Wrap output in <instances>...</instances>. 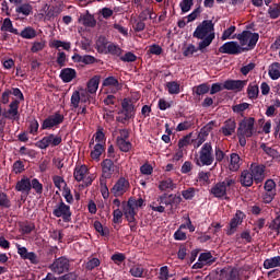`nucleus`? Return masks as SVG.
I'll return each instance as SVG.
<instances>
[{
    "label": "nucleus",
    "mask_w": 280,
    "mask_h": 280,
    "mask_svg": "<svg viewBox=\"0 0 280 280\" xmlns=\"http://www.w3.org/2000/svg\"><path fill=\"white\" fill-rule=\"evenodd\" d=\"M240 183L242 187H253V184L255 183V178L253 177V174L250 173V171L244 170L241 173Z\"/></svg>",
    "instance_id": "nucleus-19"
},
{
    "label": "nucleus",
    "mask_w": 280,
    "mask_h": 280,
    "mask_svg": "<svg viewBox=\"0 0 280 280\" xmlns=\"http://www.w3.org/2000/svg\"><path fill=\"white\" fill-rule=\"evenodd\" d=\"M210 89L211 86H209V83H201L192 88V93L196 97H200L202 95H207Z\"/></svg>",
    "instance_id": "nucleus-31"
},
{
    "label": "nucleus",
    "mask_w": 280,
    "mask_h": 280,
    "mask_svg": "<svg viewBox=\"0 0 280 280\" xmlns=\"http://www.w3.org/2000/svg\"><path fill=\"white\" fill-rule=\"evenodd\" d=\"M0 30L1 32H10V34H15V36L19 35V30L14 28V25L12 24V20H10V18H5L3 20Z\"/></svg>",
    "instance_id": "nucleus-35"
},
{
    "label": "nucleus",
    "mask_w": 280,
    "mask_h": 280,
    "mask_svg": "<svg viewBox=\"0 0 280 280\" xmlns=\"http://www.w3.org/2000/svg\"><path fill=\"white\" fill-rule=\"evenodd\" d=\"M121 110L118 112V115H125L124 117H116V121L119 124H125L126 121H130V119H135V106L128 98H124L121 102Z\"/></svg>",
    "instance_id": "nucleus-5"
},
{
    "label": "nucleus",
    "mask_w": 280,
    "mask_h": 280,
    "mask_svg": "<svg viewBox=\"0 0 280 280\" xmlns=\"http://www.w3.org/2000/svg\"><path fill=\"white\" fill-rule=\"evenodd\" d=\"M82 25L85 27H95L97 25V20H95V16L91 14L89 11H86V14H83L81 16Z\"/></svg>",
    "instance_id": "nucleus-30"
},
{
    "label": "nucleus",
    "mask_w": 280,
    "mask_h": 280,
    "mask_svg": "<svg viewBox=\"0 0 280 280\" xmlns=\"http://www.w3.org/2000/svg\"><path fill=\"white\" fill-rule=\"evenodd\" d=\"M109 44L108 38L105 36H100L96 40V49L98 54H106Z\"/></svg>",
    "instance_id": "nucleus-33"
},
{
    "label": "nucleus",
    "mask_w": 280,
    "mask_h": 280,
    "mask_svg": "<svg viewBox=\"0 0 280 280\" xmlns=\"http://www.w3.org/2000/svg\"><path fill=\"white\" fill-rule=\"evenodd\" d=\"M77 75L75 69L73 68H65L60 71L59 78L62 82H71Z\"/></svg>",
    "instance_id": "nucleus-26"
},
{
    "label": "nucleus",
    "mask_w": 280,
    "mask_h": 280,
    "mask_svg": "<svg viewBox=\"0 0 280 280\" xmlns=\"http://www.w3.org/2000/svg\"><path fill=\"white\" fill-rule=\"evenodd\" d=\"M250 31H243L242 33H240L236 38L237 40H240V45L241 47H244L246 45H248V40L250 38Z\"/></svg>",
    "instance_id": "nucleus-51"
},
{
    "label": "nucleus",
    "mask_w": 280,
    "mask_h": 280,
    "mask_svg": "<svg viewBox=\"0 0 280 280\" xmlns=\"http://www.w3.org/2000/svg\"><path fill=\"white\" fill-rule=\"evenodd\" d=\"M199 261L203 264H213V261H215V258H213V255H211V253H201L199 255Z\"/></svg>",
    "instance_id": "nucleus-61"
},
{
    "label": "nucleus",
    "mask_w": 280,
    "mask_h": 280,
    "mask_svg": "<svg viewBox=\"0 0 280 280\" xmlns=\"http://www.w3.org/2000/svg\"><path fill=\"white\" fill-rule=\"evenodd\" d=\"M62 196L68 205H73V195L71 194V188H69L67 184L63 186Z\"/></svg>",
    "instance_id": "nucleus-54"
},
{
    "label": "nucleus",
    "mask_w": 280,
    "mask_h": 280,
    "mask_svg": "<svg viewBox=\"0 0 280 280\" xmlns=\"http://www.w3.org/2000/svg\"><path fill=\"white\" fill-rule=\"evenodd\" d=\"M110 259H112V261H114V264L119 266V265L124 264V261H126V254L116 253V254L112 255Z\"/></svg>",
    "instance_id": "nucleus-62"
},
{
    "label": "nucleus",
    "mask_w": 280,
    "mask_h": 280,
    "mask_svg": "<svg viewBox=\"0 0 280 280\" xmlns=\"http://www.w3.org/2000/svg\"><path fill=\"white\" fill-rule=\"evenodd\" d=\"M102 86H112V93H117L118 91H121V83H119V80L115 77H107L104 79Z\"/></svg>",
    "instance_id": "nucleus-22"
},
{
    "label": "nucleus",
    "mask_w": 280,
    "mask_h": 280,
    "mask_svg": "<svg viewBox=\"0 0 280 280\" xmlns=\"http://www.w3.org/2000/svg\"><path fill=\"white\" fill-rule=\"evenodd\" d=\"M253 135H255V119L253 117H245L238 124L237 137L250 139Z\"/></svg>",
    "instance_id": "nucleus-4"
},
{
    "label": "nucleus",
    "mask_w": 280,
    "mask_h": 280,
    "mask_svg": "<svg viewBox=\"0 0 280 280\" xmlns=\"http://www.w3.org/2000/svg\"><path fill=\"white\" fill-rule=\"evenodd\" d=\"M142 207H145V200L143 198L136 199L135 197H130L125 208L137 211V209H141Z\"/></svg>",
    "instance_id": "nucleus-25"
},
{
    "label": "nucleus",
    "mask_w": 280,
    "mask_h": 280,
    "mask_svg": "<svg viewBox=\"0 0 280 280\" xmlns=\"http://www.w3.org/2000/svg\"><path fill=\"white\" fill-rule=\"evenodd\" d=\"M182 196L184 200H194V198H196V188L189 187L188 189L183 190Z\"/></svg>",
    "instance_id": "nucleus-57"
},
{
    "label": "nucleus",
    "mask_w": 280,
    "mask_h": 280,
    "mask_svg": "<svg viewBox=\"0 0 280 280\" xmlns=\"http://www.w3.org/2000/svg\"><path fill=\"white\" fill-rule=\"evenodd\" d=\"M264 268L265 270H270L271 268H280V256L265 259Z\"/></svg>",
    "instance_id": "nucleus-34"
},
{
    "label": "nucleus",
    "mask_w": 280,
    "mask_h": 280,
    "mask_svg": "<svg viewBox=\"0 0 280 280\" xmlns=\"http://www.w3.org/2000/svg\"><path fill=\"white\" fill-rule=\"evenodd\" d=\"M245 219L246 214L242 210H237L228 225L226 235H235L237 232V226L242 225Z\"/></svg>",
    "instance_id": "nucleus-11"
},
{
    "label": "nucleus",
    "mask_w": 280,
    "mask_h": 280,
    "mask_svg": "<svg viewBox=\"0 0 280 280\" xmlns=\"http://www.w3.org/2000/svg\"><path fill=\"white\" fill-rule=\"evenodd\" d=\"M36 229V225L32 222H24L21 224V231L24 235H30L32 231Z\"/></svg>",
    "instance_id": "nucleus-58"
},
{
    "label": "nucleus",
    "mask_w": 280,
    "mask_h": 280,
    "mask_svg": "<svg viewBox=\"0 0 280 280\" xmlns=\"http://www.w3.org/2000/svg\"><path fill=\"white\" fill-rule=\"evenodd\" d=\"M72 59L74 60V62H82L83 65H93L95 63V57L91 56V55H84V56H73Z\"/></svg>",
    "instance_id": "nucleus-38"
},
{
    "label": "nucleus",
    "mask_w": 280,
    "mask_h": 280,
    "mask_svg": "<svg viewBox=\"0 0 280 280\" xmlns=\"http://www.w3.org/2000/svg\"><path fill=\"white\" fill-rule=\"evenodd\" d=\"M116 143L120 150V152H130L132 150V142L126 141L124 139H116Z\"/></svg>",
    "instance_id": "nucleus-46"
},
{
    "label": "nucleus",
    "mask_w": 280,
    "mask_h": 280,
    "mask_svg": "<svg viewBox=\"0 0 280 280\" xmlns=\"http://www.w3.org/2000/svg\"><path fill=\"white\" fill-rule=\"evenodd\" d=\"M159 189L160 191H174L176 184H174L172 178H166L160 182Z\"/></svg>",
    "instance_id": "nucleus-29"
},
{
    "label": "nucleus",
    "mask_w": 280,
    "mask_h": 280,
    "mask_svg": "<svg viewBox=\"0 0 280 280\" xmlns=\"http://www.w3.org/2000/svg\"><path fill=\"white\" fill-rule=\"evenodd\" d=\"M106 151V148L102 143H96L94 149L91 151L90 156L93 161H100L102 154Z\"/></svg>",
    "instance_id": "nucleus-28"
},
{
    "label": "nucleus",
    "mask_w": 280,
    "mask_h": 280,
    "mask_svg": "<svg viewBox=\"0 0 280 280\" xmlns=\"http://www.w3.org/2000/svg\"><path fill=\"white\" fill-rule=\"evenodd\" d=\"M101 167H102V177L103 178H113V175L115 174V162H113V160L110 159H105L102 163H101Z\"/></svg>",
    "instance_id": "nucleus-15"
},
{
    "label": "nucleus",
    "mask_w": 280,
    "mask_h": 280,
    "mask_svg": "<svg viewBox=\"0 0 280 280\" xmlns=\"http://www.w3.org/2000/svg\"><path fill=\"white\" fill-rule=\"evenodd\" d=\"M2 117L3 119H10L11 121H19V119H21V114H19V112L8 109L2 113Z\"/></svg>",
    "instance_id": "nucleus-48"
},
{
    "label": "nucleus",
    "mask_w": 280,
    "mask_h": 280,
    "mask_svg": "<svg viewBox=\"0 0 280 280\" xmlns=\"http://www.w3.org/2000/svg\"><path fill=\"white\" fill-rule=\"evenodd\" d=\"M235 128H237V122L233 119H228L221 128V132L224 137H231L235 132Z\"/></svg>",
    "instance_id": "nucleus-23"
},
{
    "label": "nucleus",
    "mask_w": 280,
    "mask_h": 280,
    "mask_svg": "<svg viewBox=\"0 0 280 280\" xmlns=\"http://www.w3.org/2000/svg\"><path fill=\"white\" fill-rule=\"evenodd\" d=\"M214 161L213 147L211 145V142H206L199 151V156L195 158V163L197 167H209V165H213Z\"/></svg>",
    "instance_id": "nucleus-3"
},
{
    "label": "nucleus",
    "mask_w": 280,
    "mask_h": 280,
    "mask_svg": "<svg viewBox=\"0 0 280 280\" xmlns=\"http://www.w3.org/2000/svg\"><path fill=\"white\" fill-rule=\"evenodd\" d=\"M268 14H269L270 19H279L280 4H275L273 7H269Z\"/></svg>",
    "instance_id": "nucleus-63"
},
{
    "label": "nucleus",
    "mask_w": 280,
    "mask_h": 280,
    "mask_svg": "<svg viewBox=\"0 0 280 280\" xmlns=\"http://www.w3.org/2000/svg\"><path fill=\"white\" fill-rule=\"evenodd\" d=\"M180 229H187V225L182 224L179 229L174 233V240L177 242H185L187 240V233L183 232Z\"/></svg>",
    "instance_id": "nucleus-53"
},
{
    "label": "nucleus",
    "mask_w": 280,
    "mask_h": 280,
    "mask_svg": "<svg viewBox=\"0 0 280 280\" xmlns=\"http://www.w3.org/2000/svg\"><path fill=\"white\" fill-rule=\"evenodd\" d=\"M50 47L58 49V51H60V47H62L65 51H69L71 49V43L62 42L60 39H54L50 44Z\"/></svg>",
    "instance_id": "nucleus-39"
},
{
    "label": "nucleus",
    "mask_w": 280,
    "mask_h": 280,
    "mask_svg": "<svg viewBox=\"0 0 280 280\" xmlns=\"http://www.w3.org/2000/svg\"><path fill=\"white\" fill-rule=\"evenodd\" d=\"M44 12L46 21H51V19H56V16H58V13L56 12V7H51L49 4H45Z\"/></svg>",
    "instance_id": "nucleus-47"
},
{
    "label": "nucleus",
    "mask_w": 280,
    "mask_h": 280,
    "mask_svg": "<svg viewBox=\"0 0 280 280\" xmlns=\"http://www.w3.org/2000/svg\"><path fill=\"white\" fill-rule=\"evenodd\" d=\"M128 189H130V182L126 179V177H119L112 188V194H114L115 198H119L124 196Z\"/></svg>",
    "instance_id": "nucleus-13"
},
{
    "label": "nucleus",
    "mask_w": 280,
    "mask_h": 280,
    "mask_svg": "<svg viewBox=\"0 0 280 280\" xmlns=\"http://www.w3.org/2000/svg\"><path fill=\"white\" fill-rule=\"evenodd\" d=\"M19 153L21 156H30V159H36L38 154L34 149H27L26 147H21Z\"/></svg>",
    "instance_id": "nucleus-52"
},
{
    "label": "nucleus",
    "mask_w": 280,
    "mask_h": 280,
    "mask_svg": "<svg viewBox=\"0 0 280 280\" xmlns=\"http://www.w3.org/2000/svg\"><path fill=\"white\" fill-rule=\"evenodd\" d=\"M124 215L127 220V222H129V229L131 231V233H135L137 231V210L133 209H129V208H124Z\"/></svg>",
    "instance_id": "nucleus-17"
},
{
    "label": "nucleus",
    "mask_w": 280,
    "mask_h": 280,
    "mask_svg": "<svg viewBox=\"0 0 280 280\" xmlns=\"http://www.w3.org/2000/svg\"><path fill=\"white\" fill-rule=\"evenodd\" d=\"M106 54H110V56H121V54H124V50L121 49V47H119V45L109 43L107 46V50Z\"/></svg>",
    "instance_id": "nucleus-45"
},
{
    "label": "nucleus",
    "mask_w": 280,
    "mask_h": 280,
    "mask_svg": "<svg viewBox=\"0 0 280 280\" xmlns=\"http://www.w3.org/2000/svg\"><path fill=\"white\" fill-rule=\"evenodd\" d=\"M102 261L98 258H91L89 261L85 262V270L89 272L95 270V268H100Z\"/></svg>",
    "instance_id": "nucleus-50"
},
{
    "label": "nucleus",
    "mask_w": 280,
    "mask_h": 280,
    "mask_svg": "<svg viewBox=\"0 0 280 280\" xmlns=\"http://www.w3.org/2000/svg\"><path fill=\"white\" fill-rule=\"evenodd\" d=\"M129 272H130L131 277H136L138 279H143V277H145L143 275V272H145V269L139 265L131 267Z\"/></svg>",
    "instance_id": "nucleus-49"
},
{
    "label": "nucleus",
    "mask_w": 280,
    "mask_h": 280,
    "mask_svg": "<svg viewBox=\"0 0 280 280\" xmlns=\"http://www.w3.org/2000/svg\"><path fill=\"white\" fill-rule=\"evenodd\" d=\"M60 143H62V137L50 133L42 138L39 141H37L35 145L36 148H39V150H47L49 145L56 148L60 145Z\"/></svg>",
    "instance_id": "nucleus-7"
},
{
    "label": "nucleus",
    "mask_w": 280,
    "mask_h": 280,
    "mask_svg": "<svg viewBox=\"0 0 280 280\" xmlns=\"http://www.w3.org/2000/svg\"><path fill=\"white\" fill-rule=\"evenodd\" d=\"M166 89L170 95H178V93H180V83L176 81H170L166 83Z\"/></svg>",
    "instance_id": "nucleus-42"
},
{
    "label": "nucleus",
    "mask_w": 280,
    "mask_h": 280,
    "mask_svg": "<svg viewBox=\"0 0 280 280\" xmlns=\"http://www.w3.org/2000/svg\"><path fill=\"white\" fill-rule=\"evenodd\" d=\"M249 172L256 185L264 183V178H266V175L264 174L266 172V166L253 163L250 165Z\"/></svg>",
    "instance_id": "nucleus-14"
},
{
    "label": "nucleus",
    "mask_w": 280,
    "mask_h": 280,
    "mask_svg": "<svg viewBox=\"0 0 280 280\" xmlns=\"http://www.w3.org/2000/svg\"><path fill=\"white\" fill-rule=\"evenodd\" d=\"M62 121H65V115L60 114V112H56L43 120L40 130H51V128H58Z\"/></svg>",
    "instance_id": "nucleus-6"
},
{
    "label": "nucleus",
    "mask_w": 280,
    "mask_h": 280,
    "mask_svg": "<svg viewBox=\"0 0 280 280\" xmlns=\"http://www.w3.org/2000/svg\"><path fill=\"white\" fill-rule=\"evenodd\" d=\"M213 124V121H210L206 127H203L197 138V142L194 144L195 149L200 148V145H202V143H205V141H207L206 137H209V131L211 130V125Z\"/></svg>",
    "instance_id": "nucleus-20"
},
{
    "label": "nucleus",
    "mask_w": 280,
    "mask_h": 280,
    "mask_svg": "<svg viewBox=\"0 0 280 280\" xmlns=\"http://www.w3.org/2000/svg\"><path fill=\"white\" fill-rule=\"evenodd\" d=\"M18 36H21V38H25L26 40H32L33 38H36L37 33L34 27L26 26L21 31V33H19Z\"/></svg>",
    "instance_id": "nucleus-32"
},
{
    "label": "nucleus",
    "mask_w": 280,
    "mask_h": 280,
    "mask_svg": "<svg viewBox=\"0 0 280 280\" xmlns=\"http://www.w3.org/2000/svg\"><path fill=\"white\" fill-rule=\"evenodd\" d=\"M240 167H242V158H240L237 153H231L229 164L230 172H237Z\"/></svg>",
    "instance_id": "nucleus-24"
},
{
    "label": "nucleus",
    "mask_w": 280,
    "mask_h": 280,
    "mask_svg": "<svg viewBox=\"0 0 280 280\" xmlns=\"http://www.w3.org/2000/svg\"><path fill=\"white\" fill-rule=\"evenodd\" d=\"M236 180L231 177H225L223 182H218L211 189L210 194L214 198L220 200H229V191L233 189L236 185Z\"/></svg>",
    "instance_id": "nucleus-2"
},
{
    "label": "nucleus",
    "mask_w": 280,
    "mask_h": 280,
    "mask_svg": "<svg viewBox=\"0 0 280 280\" xmlns=\"http://www.w3.org/2000/svg\"><path fill=\"white\" fill-rule=\"evenodd\" d=\"M264 189L267 192L275 194L277 192V183H275L273 179H267L265 182Z\"/></svg>",
    "instance_id": "nucleus-59"
},
{
    "label": "nucleus",
    "mask_w": 280,
    "mask_h": 280,
    "mask_svg": "<svg viewBox=\"0 0 280 280\" xmlns=\"http://www.w3.org/2000/svg\"><path fill=\"white\" fill-rule=\"evenodd\" d=\"M246 84H248V81L246 80H226L223 83V89H225V91H243L244 86H246Z\"/></svg>",
    "instance_id": "nucleus-16"
},
{
    "label": "nucleus",
    "mask_w": 280,
    "mask_h": 280,
    "mask_svg": "<svg viewBox=\"0 0 280 280\" xmlns=\"http://www.w3.org/2000/svg\"><path fill=\"white\" fill-rule=\"evenodd\" d=\"M246 48L242 47L237 42H226L220 48V54H228L229 56H240L244 54Z\"/></svg>",
    "instance_id": "nucleus-9"
},
{
    "label": "nucleus",
    "mask_w": 280,
    "mask_h": 280,
    "mask_svg": "<svg viewBox=\"0 0 280 280\" xmlns=\"http://www.w3.org/2000/svg\"><path fill=\"white\" fill-rule=\"evenodd\" d=\"M269 78H271V80H279V78H280V63L279 62H273L269 67Z\"/></svg>",
    "instance_id": "nucleus-43"
},
{
    "label": "nucleus",
    "mask_w": 280,
    "mask_h": 280,
    "mask_svg": "<svg viewBox=\"0 0 280 280\" xmlns=\"http://www.w3.org/2000/svg\"><path fill=\"white\" fill-rule=\"evenodd\" d=\"M86 172H89V168H86V165H81L79 167L74 168V180H77L78 183H82V180H84V176H86Z\"/></svg>",
    "instance_id": "nucleus-36"
},
{
    "label": "nucleus",
    "mask_w": 280,
    "mask_h": 280,
    "mask_svg": "<svg viewBox=\"0 0 280 280\" xmlns=\"http://www.w3.org/2000/svg\"><path fill=\"white\" fill-rule=\"evenodd\" d=\"M52 215L55 218H62L65 222L71 221V206L65 203L62 199H60V202L55 206V209L52 210Z\"/></svg>",
    "instance_id": "nucleus-8"
},
{
    "label": "nucleus",
    "mask_w": 280,
    "mask_h": 280,
    "mask_svg": "<svg viewBox=\"0 0 280 280\" xmlns=\"http://www.w3.org/2000/svg\"><path fill=\"white\" fill-rule=\"evenodd\" d=\"M102 77L94 75L92 79L88 82V93H91V95L97 93V89H100V80Z\"/></svg>",
    "instance_id": "nucleus-27"
},
{
    "label": "nucleus",
    "mask_w": 280,
    "mask_h": 280,
    "mask_svg": "<svg viewBox=\"0 0 280 280\" xmlns=\"http://www.w3.org/2000/svg\"><path fill=\"white\" fill-rule=\"evenodd\" d=\"M31 189H34L38 195L43 194V185L37 178L32 179Z\"/></svg>",
    "instance_id": "nucleus-64"
},
{
    "label": "nucleus",
    "mask_w": 280,
    "mask_h": 280,
    "mask_svg": "<svg viewBox=\"0 0 280 280\" xmlns=\"http://www.w3.org/2000/svg\"><path fill=\"white\" fill-rule=\"evenodd\" d=\"M50 270L56 275H62L65 272H69V268H71V264L69 258L61 256L50 265Z\"/></svg>",
    "instance_id": "nucleus-10"
},
{
    "label": "nucleus",
    "mask_w": 280,
    "mask_h": 280,
    "mask_svg": "<svg viewBox=\"0 0 280 280\" xmlns=\"http://www.w3.org/2000/svg\"><path fill=\"white\" fill-rule=\"evenodd\" d=\"M15 191H21L22 194H30L32 191V182L30 178L24 177L19 180L15 185Z\"/></svg>",
    "instance_id": "nucleus-21"
},
{
    "label": "nucleus",
    "mask_w": 280,
    "mask_h": 280,
    "mask_svg": "<svg viewBox=\"0 0 280 280\" xmlns=\"http://www.w3.org/2000/svg\"><path fill=\"white\" fill-rule=\"evenodd\" d=\"M247 95L249 100H257V97H259V85L249 83L247 86Z\"/></svg>",
    "instance_id": "nucleus-44"
},
{
    "label": "nucleus",
    "mask_w": 280,
    "mask_h": 280,
    "mask_svg": "<svg viewBox=\"0 0 280 280\" xmlns=\"http://www.w3.org/2000/svg\"><path fill=\"white\" fill-rule=\"evenodd\" d=\"M32 10H34V8L30 3H23L15 8L16 14H23L24 16H30Z\"/></svg>",
    "instance_id": "nucleus-40"
},
{
    "label": "nucleus",
    "mask_w": 280,
    "mask_h": 280,
    "mask_svg": "<svg viewBox=\"0 0 280 280\" xmlns=\"http://www.w3.org/2000/svg\"><path fill=\"white\" fill-rule=\"evenodd\" d=\"M220 278L221 280H242L237 268H223Z\"/></svg>",
    "instance_id": "nucleus-18"
},
{
    "label": "nucleus",
    "mask_w": 280,
    "mask_h": 280,
    "mask_svg": "<svg viewBox=\"0 0 280 280\" xmlns=\"http://www.w3.org/2000/svg\"><path fill=\"white\" fill-rule=\"evenodd\" d=\"M248 108H250V104L248 103H241L232 106L233 113H236L238 115L244 113V110H248Z\"/></svg>",
    "instance_id": "nucleus-60"
},
{
    "label": "nucleus",
    "mask_w": 280,
    "mask_h": 280,
    "mask_svg": "<svg viewBox=\"0 0 280 280\" xmlns=\"http://www.w3.org/2000/svg\"><path fill=\"white\" fill-rule=\"evenodd\" d=\"M158 279L159 280H170V279H172V275H170V267H167V266L161 267Z\"/></svg>",
    "instance_id": "nucleus-56"
},
{
    "label": "nucleus",
    "mask_w": 280,
    "mask_h": 280,
    "mask_svg": "<svg viewBox=\"0 0 280 280\" xmlns=\"http://www.w3.org/2000/svg\"><path fill=\"white\" fill-rule=\"evenodd\" d=\"M259 42V33H250L249 39L247 42V46L243 47L245 51H250L255 47H257V43Z\"/></svg>",
    "instance_id": "nucleus-37"
},
{
    "label": "nucleus",
    "mask_w": 280,
    "mask_h": 280,
    "mask_svg": "<svg viewBox=\"0 0 280 280\" xmlns=\"http://www.w3.org/2000/svg\"><path fill=\"white\" fill-rule=\"evenodd\" d=\"M194 38H198V49L205 54V49L215 40V24L211 20H205L200 23L192 33Z\"/></svg>",
    "instance_id": "nucleus-1"
},
{
    "label": "nucleus",
    "mask_w": 280,
    "mask_h": 280,
    "mask_svg": "<svg viewBox=\"0 0 280 280\" xmlns=\"http://www.w3.org/2000/svg\"><path fill=\"white\" fill-rule=\"evenodd\" d=\"M194 7V0H182L179 3V8L183 12V14H187L189 10Z\"/></svg>",
    "instance_id": "nucleus-55"
},
{
    "label": "nucleus",
    "mask_w": 280,
    "mask_h": 280,
    "mask_svg": "<svg viewBox=\"0 0 280 280\" xmlns=\"http://www.w3.org/2000/svg\"><path fill=\"white\" fill-rule=\"evenodd\" d=\"M159 205H165V207H171V209H174V207H178L180 202H183V198L180 195H174V194H166L164 192L158 198Z\"/></svg>",
    "instance_id": "nucleus-12"
},
{
    "label": "nucleus",
    "mask_w": 280,
    "mask_h": 280,
    "mask_svg": "<svg viewBox=\"0 0 280 280\" xmlns=\"http://www.w3.org/2000/svg\"><path fill=\"white\" fill-rule=\"evenodd\" d=\"M94 229L96 233H100L102 237H108L110 235V230L108 228H104L102 222L95 221L94 222Z\"/></svg>",
    "instance_id": "nucleus-41"
}]
</instances>
